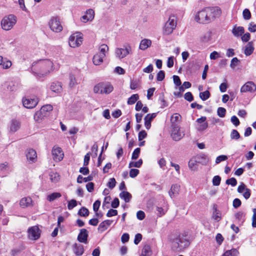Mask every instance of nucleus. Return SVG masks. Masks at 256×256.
I'll return each instance as SVG.
<instances>
[{"label":"nucleus","instance_id":"f257e3e1","mask_svg":"<svg viewBox=\"0 0 256 256\" xmlns=\"http://www.w3.org/2000/svg\"><path fill=\"white\" fill-rule=\"evenodd\" d=\"M221 14V9L218 6L206 7L198 12L195 20L200 24H206L214 20Z\"/></svg>","mask_w":256,"mask_h":256},{"label":"nucleus","instance_id":"f03ea898","mask_svg":"<svg viewBox=\"0 0 256 256\" xmlns=\"http://www.w3.org/2000/svg\"><path fill=\"white\" fill-rule=\"evenodd\" d=\"M53 64L48 60H40L33 63L31 70L32 72L38 77L46 76L52 70Z\"/></svg>","mask_w":256,"mask_h":256},{"label":"nucleus","instance_id":"7ed1b4c3","mask_svg":"<svg viewBox=\"0 0 256 256\" xmlns=\"http://www.w3.org/2000/svg\"><path fill=\"white\" fill-rule=\"evenodd\" d=\"M189 244L188 240L179 236L174 240L172 248L175 252H180L187 248Z\"/></svg>","mask_w":256,"mask_h":256},{"label":"nucleus","instance_id":"20e7f679","mask_svg":"<svg viewBox=\"0 0 256 256\" xmlns=\"http://www.w3.org/2000/svg\"><path fill=\"white\" fill-rule=\"evenodd\" d=\"M16 22V17L14 14H9L4 16L1 21V26L3 30H11Z\"/></svg>","mask_w":256,"mask_h":256},{"label":"nucleus","instance_id":"39448f33","mask_svg":"<svg viewBox=\"0 0 256 256\" xmlns=\"http://www.w3.org/2000/svg\"><path fill=\"white\" fill-rule=\"evenodd\" d=\"M176 26V18L170 16L163 28V34L165 35L171 34Z\"/></svg>","mask_w":256,"mask_h":256},{"label":"nucleus","instance_id":"423d86ee","mask_svg":"<svg viewBox=\"0 0 256 256\" xmlns=\"http://www.w3.org/2000/svg\"><path fill=\"white\" fill-rule=\"evenodd\" d=\"M171 137L174 141H179L184 136V131L180 130V126L177 124L172 125Z\"/></svg>","mask_w":256,"mask_h":256},{"label":"nucleus","instance_id":"0eeeda50","mask_svg":"<svg viewBox=\"0 0 256 256\" xmlns=\"http://www.w3.org/2000/svg\"><path fill=\"white\" fill-rule=\"evenodd\" d=\"M48 25L50 30L55 32H60L62 30L60 18L58 16L52 17L48 22Z\"/></svg>","mask_w":256,"mask_h":256},{"label":"nucleus","instance_id":"6e6552de","mask_svg":"<svg viewBox=\"0 0 256 256\" xmlns=\"http://www.w3.org/2000/svg\"><path fill=\"white\" fill-rule=\"evenodd\" d=\"M40 232L41 230L36 226H31L28 230V237L32 240H38L40 236Z\"/></svg>","mask_w":256,"mask_h":256},{"label":"nucleus","instance_id":"1a4fd4ad","mask_svg":"<svg viewBox=\"0 0 256 256\" xmlns=\"http://www.w3.org/2000/svg\"><path fill=\"white\" fill-rule=\"evenodd\" d=\"M52 154L54 160L56 162L61 161L63 159L64 156V154L62 148L56 146H54L52 148Z\"/></svg>","mask_w":256,"mask_h":256},{"label":"nucleus","instance_id":"9d476101","mask_svg":"<svg viewBox=\"0 0 256 256\" xmlns=\"http://www.w3.org/2000/svg\"><path fill=\"white\" fill-rule=\"evenodd\" d=\"M82 36L75 34L71 35L68 40L69 45L72 48L78 47L82 44Z\"/></svg>","mask_w":256,"mask_h":256},{"label":"nucleus","instance_id":"9b49d317","mask_svg":"<svg viewBox=\"0 0 256 256\" xmlns=\"http://www.w3.org/2000/svg\"><path fill=\"white\" fill-rule=\"evenodd\" d=\"M124 48H117L116 54L117 57L122 59L128 56L131 51V47L129 44L124 46Z\"/></svg>","mask_w":256,"mask_h":256},{"label":"nucleus","instance_id":"f8f14e48","mask_svg":"<svg viewBox=\"0 0 256 256\" xmlns=\"http://www.w3.org/2000/svg\"><path fill=\"white\" fill-rule=\"evenodd\" d=\"M38 100L36 97L33 98H25L22 99L23 106L27 108H32L38 104Z\"/></svg>","mask_w":256,"mask_h":256},{"label":"nucleus","instance_id":"ddd939ff","mask_svg":"<svg viewBox=\"0 0 256 256\" xmlns=\"http://www.w3.org/2000/svg\"><path fill=\"white\" fill-rule=\"evenodd\" d=\"M256 90V84L252 82H246L240 88L241 92H254Z\"/></svg>","mask_w":256,"mask_h":256},{"label":"nucleus","instance_id":"4468645a","mask_svg":"<svg viewBox=\"0 0 256 256\" xmlns=\"http://www.w3.org/2000/svg\"><path fill=\"white\" fill-rule=\"evenodd\" d=\"M88 231L85 228L81 229L78 236V240L80 242L86 244L88 242Z\"/></svg>","mask_w":256,"mask_h":256},{"label":"nucleus","instance_id":"2eb2a0df","mask_svg":"<svg viewBox=\"0 0 256 256\" xmlns=\"http://www.w3.org/2000/svg\"><path fill=\"white\" fill-rule=\"evenodd\" d=\"M50 90L57 94H60L62 91V84L59 82H54L50 85Z\"/></svg>","mask_w":256,"mask_h":256},{"label":"nucleus","instance_id":"dca6fc26","mask_svg":"<svg viewBox=\"0 0 256 256\" xmlns=\"http://www.w3.org/2000/svg\"><path fill=\"white\" fill-rule=\"evenodd\" d=\"M94 16V12L92 9H88L86 14L82 17L81 20L84 22L92 21Z\"/></svg>","mask_w":256,"mask_h":256},{"label":"nucleus","instance_id":"f3484780","mask_svg":"<svg viewBox=\"0 0 256 256\" xmlns=\"http://www.w3.org/2000/svg\"><path fill=\"white\" fill-rule=\"evenodd\" d=\"M27 160L30 162L34 163L36 161L37 154L34 149H29L28 150L26 154Z\"/></svg>","mask_w":256,"mask_h":256},{"label":"nucleus","instance_id":"a211bd4d","mask_svg":"<svg viewBox=\"0 0 256 256\" xmlns=\"http://www.w3.org/2000/svg\"><path fill=\"white\" fill-rule=\"evenodd\" d=\"M157 115V113L148 114L144 118V126L147 130H149L151 126V122Z\"/></svg>","mask_w":256,"mask_h":256},{"label":"nucleus","instance_id":"6ab92c4d","mask_svg":"<svg viewBox=\"0 0 256 256\" xmlns=\"http://www.w3.org/2000/svg\"><path fill=\"white\" fill-rule=\"evenodd\" d=\"M112 220H105L102 222L98 226V231L102 232L108 229V226L112 224Z\"/></svg>","mask_w":256,"mask_h":256},{"label":"nucleus","instance_id":"aec40b11","mask_svg":"<svg viewBox=\"0 0 256 256\" xmlns=\"http://www.w3.org/2000/svg\"><path fill=\"white\" fill-rule=\"evenodd\" d=\"M74 253L76 256H82L84 252V248L82 245L75 243L72 246Z\"/></svg>","mask_w":256,"mask_h":256},{"label":"nucleus","instance_id":"412c9836","mask_svg":"<svg viewBox=\"0 0 256 256\" xmlns=\"http://www.w3.org/2000/svg\"><path fill=\"white\" fill-rule=\"evenodd\" d=\"M218 206L216 204L213 205V214L212 218L217 222H219L221 220L222 213L218 208Z\"/></svg>","mask_w":256,"mask_h":256},{"label":"nucleus","instance_id":"4be33fe9","mask_svg":"<svg viewBox=\"0 0 256 256\" xmlns=\"http://www.w3.org/2000/svg\"><path fill=\"white\" fill-rule=\"evenodd\" d=\"M46 116V114H44L40 110L34 114V119L36 122L40 123Z\"/></svg>","mask_w":256,"mask_h":256},{"label":"nucleus","instance_id":"5701e85b","mask_svg":"<svg viewBox=\"0 0 256 256\" xmlns=\"http://www.w3.org/2000/svg\"><path fill=\"white\" fill-rule=\"evenodd\" d=\"M32 199L30 197L24 198L21 199L20 204L22 208H25L32 206Z\"/></svg>","mask_w":256,"mask_h":256},{"label":"nucleus","instance_id":"b1692460","mask_svg":"<svg viewBox=\"0 0 256 256\" xmlns=\"http://www.w3.org/2000/svg\"><path fill=\"white\" fill-rule=\"evenodd\" d=\"M12 66V62L6 58L0 56V66L4 69H8Z\"/></svg>","mask_w":256,"mask_h":256},{"label":"nucleus","instance_id":"393cba45","mask_svg":"<svg viewBox=\"0 0 256 256\" xmlns=\"http://www.w3.org/2000/svg\"><path fill=\"white\" fill-rule=\"evenodd\" d=\"M20 122L16 119H13L10 122V130L12 132H15L20 128Z\"/></svg>","mask_w":256,"mask_h":256},{"label":"nucleus","instance_id":"a878e982","mask_svg":"<svg viewBox=\"0 0 256 256\" xmlns=\"http://www.w3.org/2000/svg\"><path fill=\"white\" fill-rule=\"evenodd\" d=\"M105 56H103L102 54L98 53L94 54L92 58V62L94 65L99 66L103 62V59Z\"/></svg>","mask_w":256,"mask_h":256},{"label":"nucleus","instance_id":"bb28decb","mask_svg":"<svg viewBox=\"0 0 256 256\" xmlns=\"http://www.w3.org/2000/svg\"><path fill=\"white\" fill-rule=\"evenodd\" d=\"M244 32V29L242 26H235L232 30V33L235 36H239L243 34Z\"/></svg>","mask_w":256,"mask_h":256},{"label":"nucleus","instance_id":"cd10ccee","mask_svg":"<svg viewBox=\"0 0 256 256\" xmlns=\"http://www.w3.org/2000/svg\"><path fill=\"white\" fill-rule=\"evenodd\" d=\"M254 50L253 42H248L245 47L244 53L246 56L252 54Z\"/></svg>","mask_w":256,"mask_h":256},{"label":"nucleus","instance_id":"c85d7f7f","mask_svg":"<svg viewBox=\"0 0 256 256\" xmlns=\"http://www.w3.org/2000/svg\"><path fill=\"white\" fill-rule=\"evenodd\" d=\"M120 197L123 199L126 202H128L132 199V196L128 192L123 191L120 193Z\"/></svg>","mask_w":256,"mask_h":256},{"label":"nucleus","instance_id":"c756f323","mask_svg":"<svg viewBox=\"0 0 256 256\" xmlns=\"http://www.w3.org/2000/svg\"><path fill=\"white\" fill-rule=\"evenodd\" d=\"M152 42L150 40H142L140 43L139 48L142 50H145L151 45Z\"/></svg>","mask_w":256,"mask_h":256},{"label":"nucleus","instance_id":"7c9ffc66","mask_svg":"<svg viewBox=\"0 0 256 256\" xmlns=\"http://www.w3.org/2000/svg\"><path fill=\"white\" fill-rule=\"evenodd\" d=\"M102 94H110L113 90V89H114L112 86L109 83H106V84L102 83Z\"/></svg>","mask_w":256,"mask_h":256},{"label":"nucleus","instance_id":"2f4dec72","mask_svg":"<svg viewBox=\"0 0 256 256\" xmlns=\"http://www.w3.org/2000/svg\"><path fill=\"white\" fill-rule=\"evenodd\" d=\"M179 188V186L177 184H172V186L170 190L169 191V195L172 198L174 196L175 194H178Z\"/></svg>","mask_w":256,"mask_h":256},{"label":"nucleus","instance_id":"473e14b6","mask_svg":"<svg viewBox=\"0 0 256 256\" xmlns=\"http://www.w3.org/2000/svg\"><path fill=\"white\" fill-rule=\"evenodd\" d=\"M98 50L99 52L98 54H102V56H103L106 57V54L108 50V47L106 44H102L100 46Z\"/></svg>","mask_w":256,"mask_h":256},{"label":"nucleus","instance_id":"72a5a7b5","mask_svg":"<svg viewBox=\"0 0 256 256\" xmlns=\"http://www.w3.org/2000/svg\"><path fill=\"white\" fill-rule=\"evenodd\" d=\"M152 250L150 246L145 245L142 251V254L140 256H150L151 254Z\"/></svg>","mask_w":256,"mask_h":256},{"label":"nucleus","instance_id":"f704fd0d","mask_svg":"<svg viewBox=\"0 0 256 256\" xmlns=\"http://www.w3.org/2000/svg\"><path fill=\"white\" fill-rule=\"evenodd\" d=\"M69 79V86L70 88H74L76 85H77L78 84V80L76 79L75 76L72 74H70V75Z\"/></svg>","mask_w":256,"mask_h":256},{"label":"nucleus","instance_id":"c9c22d12","mask_svg":"<svg viewBox=\"0 0 256 256\" xmlns=\"http://www.w3.org/2000/svg\"><path fill=\"white\" fill-rule=\"evenodd\" d=\"M238 254V251L236 248H232L226 251L223 256H237Z\"/></svg>","mask_w":256,"mask_h":256},{"label":"nucleus","instance_id":"e433bc0d","mask_svg":"<svg viewBox=\"0 0 256 256\" xmlns=\"http://www.w3.org/2000/svg\"><path fill=\"white\" fill-rule=\"evenodd\" d=\"M61 196L62 195L60 192H53L48 196L47 200L49 202H52L56 198H60Z\"/></svg>","mask_w":256,"mask_h":256},{"label":"nucleus","instance_id":"4c0bfd02","mask_svg":"<svg viewBox=\"0 0 256 256\" xmlns=\"http://www.w3.org/2000/svg\"><path fill=\"white\" fill-rule=\"evenodd\" d=\"M139 96L138 94H134L130 98H128V104H134L138 99Z\"/></svg>","mask_w":256,"mask_h":256},{"label":"nucleus","instance_id":"58836bf2","mask_svg":"<svg viewBox=\"0 0 256 256\" xmlns=\"http://www.w3.org/2000/svg\"><path fill=\"white\" fill-rule=\"evenodd\" d=\"M78 214L81 216L86 217L89 214V211L85 207H82L78 212Z\"/></svg>","mask_w":256,"mask_h":256},{"label":"nucleus","instance_id":"ea45409f","mask_svg":"<svg viewBox=\"0 0 256 256\" xmlns=\"http://www.w3.org/2000/svg\"><path fill=\"white\" fill-rule=\"evenodd\" d=\"M188 167L192 170H197V162L195 160L191 159L188 162Z\"/></svg>","mask_w":256,"mask_h":256},{"label":"nucleus","instance_id":"a19ab883","mask_svg":"<svg viewBox=\"0 0 256 256\" xmlns=\"http://www.w3.org/2000/svg\"><path fill=\"white\" fill-rule=\"evenodd\" d=\"M52 109L53 108L52 105L46 104L42 106L40 110L42 111L44 114H46V115L47 116L48 112L52 111Z\"/></svg>","mask_w":256,"mask_h":256},{"label":"nucleus","instance_id":"79ce46f5","mask_svg":"<svg viewBox=\"0 0 256 256\" xmlns=\"http://www.w3.org/2000/svg\"><path fill=\"white\" fill-rule=\"evenodd\" d=\"M142 159H140L138 161L134 162H130L128 164V168H130L132 167H136V168H140L142 164Z\"/></svg>","mask_w":256,"mask_h":256},{"label":"nucleus","instance_id":"37998d69","mask_svg":"<svg viewBox=\"0 0 256 256\" xmlns=\"http://www.w3.org/2000/svg\"><path fill=\"white\" fill-rule=\"evenodd\" d=\"M210 96V92L208 90H206L204 92L200 93V98L204 101L208 100Z\"/></svg>","mask_w":256,"mask_h":256},{"label":"nucleus","instance_id":"c03bdc74","mask_svg":"<svg viewBox=\"0 0 256 256\" xmlns=\"http://www.w3.org/2000/svg\"><path fill=\"white\" fill-rule=\"evenodd\" d=\"M102 82L99 83L94 88V92L96 94H102Z\"/></svg>","mask_w":256,"mask_h":256},{"label":"nucleus","instance_id":"a18cd8bd","mask_svg":"<svg viewBox=\"0 0 256 256\" xmlns=\"http://www.w3.org/2000/svg\"><path fill=\"white\" fill-rule=\"evenodd\" d=\"M159 101L160 102L161 108H164L168 106L167 102L164 100V94L163 93L160 94L159 97Z\"/></svg>","mask_w":256,"mask_h":256},{"label":"nucleus","instance_id":"49530a36","mask_svg":"<svg viewBox=\"0 0 256 256\" xmlns=\"http://www.w3.org/2000/svg\"><path fill=\"white\" fill-rule=\"evenodd\" d=\"M230 138L232 140H237L240 138V134L236 130H233L230 133Z\"/></svg>","mask_w":256,"mask_h":256},{"label":"nucleus","instance_id":"de8ad7c7","mask_svg":"<svg viewBox=\"0 0 256 256\" xmlns=\"http://www.w3.org/2000/svg\"><path fill=\"white\" fill-rule=\"evenodd\" d=\"M244 216L245 214L242 212H238L235 214L236 218L239 222H244Z\"/></svg>","mask_w":256,"mask_h":256},{"label":"nucleus","instance_id":"09e8293b","mask_svg":"<svg viewBox=\"0 0 256 256\" xmlns=\"http://www.w3.org/2000/svg\"><path fill=\"white\" fill-rule=\"evenodd\" d=\"M100 201L99 200H96L93 204V210L94 212H96V215L98 216V214L97 212L100 208Z\"/></svg>","mask_w":256,"mask_h":256},{"label":"nucleus","instance_id":"8fccbe9b","mask_svg":"<svg viewBox=\"0 0 256 256\" xmlns=\"http://www.w3.org/2000/svg\"><path fill=\"white\" fill-rule=\"evenodd\" d=\"M210 32H208L204 34L200 38V40L202 42H208L210 38Z\"/></svg>","mask_w":256,"mask_h":256},{"label":"nucleus","instance_id":"3c124183","mask_svg":"<svg viewBox=\"0 0 256 256\" xmlns=\"http://www.w3.org/2000/svg\"><path fill=\"white\" fill-rule=\"evenodd\" d=\"M217 114H218V115L220 118H224L226 116V110L224 108L220 107L218 108Z\"/></svg>","mask_w":256,"mask_h":256},{"label":"nucleus","instance_id":"603ef678","mask_svg":"<svg viewBox=\"0 0 256 256\" xmlns=\"http://www.w3.org/2000/svg\"><path fill=\"white\" fill-rule=\"evenodd\" d=\"M180 118V115L178 114H174L171 116L170 121L172 125L174 124H176V122L179 120Z\"/></svg>","mask_w":256,"mask_h":256},{"label":"nucleus","instance_id":"864d4df0","mask_svg":"<svg viewBox=\"0 0 256 256\" xmlns=\"http://www.w3.org/2000/svg\"><path fill=\"white\" fill-rule=\"evenodd\" d=\"M244 18L246 20H250L251 18V14L248 9L246 8L242 12Z\"/></svg>","mask_w":256,"mask_h":256},{"label":"nucleus","instance_id":"5fc2aeb1","mask_svg":"<svg viewBox=\"0 0 256 256\" xmlns=\"http://www.w3.org/2000/svg\"><path fill=\"white\" fill-rule=\"evenodd\" d=\"M140 149L139 148H136L132 154V159L136 160L140 154Z\"/></svg>","mask_w":256,"mask_h":256},{"label":"nucleus","instance_id":"6e6d98bb","mask_svg":"<svg viewBox=\"0 0 256 256\" xmlns=\"http://www.w3.org/2000/svg\"><path fill=\"white\" fill-rule=\"evenodd\" d=\"M77 206V202L75 200H71L68 202V208L71 210Z\"/></svg>","mask_w":256,"mask_h":256},{"label":"nucleus","instance_id":"4d7b16f0","mask_svg":"<svg viewBox=\"0 0 256 256\" xmlns=\"http://www.w3.org/2000/svg\"><path fill=\"white\" fill-rule=\"evenodd\" d=\"M221 178L219 176H216L212 178V184L214 186H218L220 184Z\"/></svg>","mask_w":256,"mask_h":256},{"label":"nucleus","instance_id":"13d9d810","mask_svg":"<svg viewBox=\"0 0 256 256\" xmlns=\"http://www.w3.org/2000/svg\"><path fill=\"white\" fill-rule=\"evenodd\" d=\"M226 184L228 185H231L232 186H234L237 184V180L234 178H232L226 180Z\"/></svg>","mask_w":256,"mask_h":256},{"label":"nucleus","instance_id":"bf43d9fd","mask_svg":"<svg viewBox=\"0 0 256 256\" xmlns=\"http://www.w3.org/2000/svg\"><path fill=\"white\" fill-rule=\"evenodd\" d=\"M165 78V73L164 70H160L156 75V80L158 81H162Z\"/></svg>","mask_w":256,"mask_h":256},{"label":"nucleus","instance_id":"052dcab7","mask_svg":"<svg viewBox=\"0 0 256 256\" xmlns=\"http://www.w3.org/2000/svg\"><path fill=\"white\" fill-rule=\"evenodd\" d=\"M140 171L138 169L132 168L130 171V176L132 178L136 177L139 174Z\"/></svg>","mask_w":256,"mask_h":256},{"label":"nucleus","instance_id":"680f3d73","mask_svg":"<svg viewBox=\"0 0 256 256\" xmlns=\"http://www.w3.org/2000/svg\"><path fill=\"white\" fill-rule=\"evenodd\" d=\"M116 184V181L114 178H111L110 179L109 181L108 182L107 184V186L111 188L112 189L114 188Z\"/></svg>","mask_w":256,"mask_h":256},{"label":"nucleus","instance_id":"e2e57ef3","mask_svg":"<svg viewBox=\"0 0 256 256\" xmlns=\"http://www.w3.org/2000/svg\"><path fill=\"white\" fill-rule=\"evenodd\" d=\"M91 153L90 152H88L84 157V166H87L90 162V157Z\"/></svg>","mask_w":256,"mask_h":256},{"label":"nucleus","instance_id":"0e129e2a","mask_svg":"<svg viewBox=\"0 0 256 256\" xmlns=\"http://www.w3.org/2000/svg\"><path fill=\"white\" fill-rule=\"evenodd\" d=\"M184 99L188 102H191L194 100V96L191 92H187L184 94Z\"/></svg>","mask_w":256,"mask_h":256},{"label":"nucleus","instance_id":"69168bd1","mask_svg":"<svg viewBox=\"0 0 256 256\" xmlns=\"http://www.w3.org/2000/svg\"><path fill=\"white\" fill-rule=\"evenodd\" d=\"M174 82L176 86H180L182 84L181 80L178 76L174 75L172 76Z\"/></svg>","mask_w":256,"mask_h":256},{"label":"nucleus","instance_id":"338daca9","mask_svg":"<svg viewBox=\"0 0 256 256\" xmlns=\"http://www.w3.org/2000/svg\"><path fill=\"white\" fill-rule=\"evenodd\" d=\"M147 136V133L145 130H142L139 132L138 135V139L139 141L142 140L143 139L146 138Z\"/></svg>","mask_w":256,"mask_h":256},{"label":"nucleus","instance_id":"774afa93","mask_svg":"<svg viewBox=\"0 0 256 256\" xmlns=\"http://www.w3.org/2000/svg\"><path fill=\"white\" fill-rule=\"evenodd\" d=\"M252 212V226L254 228H256V208H253Z\"/></svg>","mask_w":256,"mask_h":256}]
</instances>
